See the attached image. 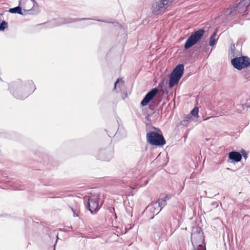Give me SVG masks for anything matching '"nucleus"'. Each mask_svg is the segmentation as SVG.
<instances>
[{
  "label": "nucleus",
  "mask_w": 250,
  "mask_h": 250,
  "mask_svg": "<svg viewBox=\"0 0 250 250\" xmlns=\"http://www.w3.org/2000/svg\"><path fill=\"white\" fill-rule=\"evenodd\" d=\"M36 89L32 80L25 82L18 81L11 83L9 90L13 96L18 100H24Z\"/></svg>",
  "instance_id": "nucleus-1"
},
{
  "label": "nucleus",
  "mask_w": 250,
  "mask_h": 250,
  "mask_svg": "<svg viewBox=\"0 0 250 250\" xmlns=\"http://www.w3.org/2000/svg\"><path fill=\"white\" fill-rule=\"evenodd\" d=\"M147 142L152 146H162L166 144V141L160 130L158 131H149L146 133Z\"/></svg>",
  "instance_id": "nucleus-2"
},
{
  "label": "nucleus",
  "mask_w": 250,
  "mask_h": 250,
  "mask_svg": "<svg viewBox=\"0 0 250 250\" xmlns=\"http://www.w3.org/2000/svg\"><path fill=\"white\" fill-rule=\"evenodd\" d=\"M184 65L183 63L179 64L175 66L169 76L168 86L170 88L173 87L178 83L184 74Z\"/></svg>",
  "instance_id": "nucleus-3"
},
{
  "label": "nucleus",
  "mask_w": 250,
  "mask_h": 250,
  "mask_svg": "<svg viewBox=\"0 0 250 250\" xmlns=\"http://www.w3.org/2000/svg\"><path fill=\"white\" fill-rule=\"evenodd\" d=\"M231 62L235 68L241 70L250 66V58L246 56L235 57L231 59Z\"/></svg>",
  "instance_id": "nucleus-4"
},
{
  "label": "nucleus",
  "mask_w": 250,
  "mask_h": 250,
  "mask_svg": "<svg viewBox=\"0 0 250 250\" xmlns=\"http://www.w3.org/2000/svg\"><path fill=\"white\" fill-rule=\"evenodd\" d=\"M204 32L203 29H200L193 32L187 40L184 48L188 49L195 45L203 37Z\"/></svg>",
  "instance_id": "nucleus-5"
},
{
  "label": "nucleus",
  "mask_w": 250,
  "mask_h": 250,
  "mask_svg": "<svg viewBox=\"0 0 250 250\" xmlns=\"http://www.w3.org/2000/svg\"><path fill=\"white\" fill-rule=\"evenodd\" d=\"M20 5H21L25 13L34 14L33 8L38 6V3L34 0H21Z\"/></svg>",
  "instance_id": "nucleus-6"
},
{
  "label": "nucleus",
  "mask_w": 250,
  "mask_h": 250,
  "mask_svg": "<svg viewBox=\"0 0 250 250\" xmlns=\"http://www.w3.org/2000/svg\"><path fill=\"white\" fill-rule=\"evenodd\" d=\"M250 5V0H240L235 6L233 7V9L238 13H245Z\"/></svg>",
  "instance_id": "nucleus-7"
},
{
  "label": "nucleus",
  "mask_w": 250,
  "mask_h": 250,
  "mask_svg": "<svg viewBox=\"0 0 250 250\" xmlns=\"http://www.w3.org/2000/svg\"><path fill=\"white\" fill-rule=\"evenodd\" d=\"M87 207L91 213H94L99 209V201L96 197H91L88 198Z\"/></svg>",
  "instance_id": "nucleus-8"
},
{
  "label": "nucleus",
  "mask_w": 250,
  "mask_h": 250,
  "mask_svg": "<svg viewBox=\"0 0 250 250\" xmlns=\"http://www.w3.org/2000/svg\"><path fill=\"white\" fill-rule=\"evenodd\" d=\"M158 92V89L157 88H154L151 89L144 97L141 102V104L144 106L146 105L157 95Z\"/></svg>",
  "instance_id": "nucleus-9"
},
{
  "label": "nucleus",
  "mask_w": 250,
  "mask_h": 250,
  "mask_svg": "<svg viewBox=\"0 0 250 250\" xmlns=\"http://www.w3.org/2000/svg\"><path fill=\"white\" fill-rule=\"evenodd\" d=\"M96 20V19H91V18H64V19H61L58 20L59 23L56 24V25H59L60 24H67V23H70L72 22H74L76 21H84V20ZM96 21H101V22H106V21L104 20H96Z\"/></svg>",
  "instance_id": "nucleus-10"
},
{
  "label": "nucleus",
  "mask_w": 250,
  "mask_h": 250,
  "mask_svg": "<svg viewBox=\"0 0 250 250\" xmlns=\"http://www.w3.org/2000/svg\"><path fill=\"white\" fill-rule=\"evenodd\" d=\"M167 3H165L162 1V0H159L155 1L152 4V11L154 14L157 15L161 13L165 9V5Z\"/></svg>",
  "instance_id": "nucleus-11"
},
{
  "label": "nucleus",
  "mask_w": 250,
  "mask_h": 250,
  "mask_svg": "<svg viewBox=\"0 0 250 250\" xmlns=\"http://www.w3.org/2000/svg\"><path fill=\"white\" fill-rule=\"evenodd\" d=\"M191 240L192 245L194 244L200 245L202 241V236L201 234H191Z\"/></svg>",
  "instance_id": "nucleus-12"
},
{
  "label": "nucleus",
  "mask_w": 250,
  "mask_h": 250,
  "mask_svg": "<svg viewBox=\"0 0 250 250\" xmlns=\"http://www.w3.org/2000/svg\"><path fill=\"white\" fill-rule=\"evenodd\" d=\"M147 208H148L152 213H156V214H157L160 211L159 209L160 208L156 201L151 203V204L147 207Z\"/></svg>",
  "instance_id": "nucleus-13"
},
{
  "label": "nucleus",
  "mask_w": 250,
  "mask_h": 250,
  "mask_svg": "<svg viewBox=\"0 0 250 250\" xmlns=\"http://www.w3.org/2000/svg\"><path fill=\"white\" fill-rule=\"evenodd\" d=\"M22 8L21 5H19V6L14 7V8H11L9 9V12L11 13H18L19 14H20L21 15H26V13H25L22 11Z\"/></svg>",
  "instance_id": "nucleus-14"
},
{
  "label": "nucleus",
  "mask_w": 250,
  "mask_h": 250,
  "mask_svg": "<svg viewBox=\"0 0 250 250\" xmlns=\"http://www.w3.org/2000/svg\"><path fill=\"white\" fill-rule=\"evenodd\" d=\"M248 153L244 149H242L241 152L232 151L229 153L228 156H247Z\"/></svg>",
  "instance_id": "nucleus-15"
},
{
  "label": "nucleus",
  "mask_w": 250,
  "mask_h": 250,
  "mask_svg": "<svg viewBox=\"0 0 250 250\" xmlns=\"http://www.w3.org/2000/svg\"><path fill=\"white\" fill-rule=\"evenodd\" d=\"M119 84L118 87L120 88L121 86H123L124 84V81L122 79H118L114 83V89L118 92L119 90L118 89L117 84Z\"/></svg>",
  "instance_id": "nucleus-16"
},
{
  "label": "nucleus",
  "mask_w": 250,
  "mask_h": 250,
  "mask_svg": "<svg viewBox=\"0 0 250 250\" xmlns=\"http://www.w3.org/2000/svg\"><path fill=\"white\" fill-rule=\"evenodd\" d=\"M156 202L158 205H159V207L160 208V210H161L163 208H164L167 205V202L166 201V200H164L163 198L158 199Z\"/></svg>",
  "instance_id": "nucleus-17"
},
{
  "label": "nucleus",
  "mask_w": 250,
  "mask_h": 250,
  "mask_svg": "<svg viewBox=\"0 0 250 250\" xmlns=\"http://www.w3.org/2000/svg\"><path fill=\"white\" fill-rule=\"evenodd\" d=\"M242 158V157H229L228 161L229 163L235 164V163L240 162Z\"/></svg>",
  "instance_id": "nucleus-18"
},
{
  "label": "nucleus",
  "mask_w": 250,
  "mask_h": 250,
  "mask_svg": "<svg viewBox=\"0 0 250 250\" xmlns=\"http://www.w3.org/2000/svg\"><path fill=\"white\" fill-rule=\"evenodd\" d=\"M198 112H199V109L198 107H195L191 111L190 114L195 117H198Z\"/></svg>",
  "instance_id": "nucleus-19"
},
{
  "label": "nucleus",
  "mask_w": 250,
  "mask_h": 250,
  "mask_svg": "<svg viewBox=\"0 0 250 250\" xmlns=\"http://www.w3.org/2000/svg\"><path fill=\"white\" fill-rule=\"evenodd\" d=\"M191 115L190 114L188 115L183 120V124L185 125L188 124L189 122L191 120Z\"/></svg>",
  "instance_id": "nucleus-20"
},
{
  "label": "nucleus",
  "mask_w": 250,
  "mask_h": 250,
  "mask_svg": "<svg viewBox=\"0 0 250 250\" xmlns=\"http://www.w3.org/2000/svg\"><path fill=\"white\" fill-rule=\"evenodd\" d=\"M8 26V23L5 21H2L0 23V30L3 31Z\"/></svg>",
  "instance_id": "nucleus-21"
},
{
  "label": "nucleus",
  "mask_w": 250,
  "mask_h": 250,
  "mask_svg": "<svg viewBox=\"0 0 250 250\" xmlns=\"http://www.w3.org/2000/svg\"><path fill=\"white\" fill-rule=\"evenodd\" d=\"M216 43V39L212 37H210L209 44L210 46H213Z\"/></svg>",
  "instance_id": "nucleus-22"
},
{
  "label": "nucleus",
  "mask_w": 250,
  "mask_h": 250,
  "mask_svg": "<svg viewBox=\"0 0 250 250\" xmlns=\"http://www.w3.org/2000/svg\"><path fill=\"white\" fill-rule=\"evenodd\" d=\"M234 12H235V11L233 10V7H232L230 8V9H226L225 11V14L228 16L230 15Z\"/></svg>",
  "instance_id": "nucleus-23"
},
{
  "label": "nucleus",
  "mask_w": 250,
  "mask_h": 250,
  "mask_svg": "<svg viewBox=\"0 0 250 250\" xmlns=\"http://www.w3.org/2000/svg\"><path fill=\"white\" fill-rule=\"evenodd\" d=\"M171 198L170 195H167L164 198H162L164 200H166V201L167 202L168 200H169Z\"/></svg>",
  "instance_id": "nucleus-24"
},
{
  "label": "nucleus",
  "mask_w": 250,
  "mask_h": 250,
  "mask_svg": "<svg viewBox=\"0 0 250 250\" xmlns=\"http://www.w3.org/2000/svg\"><path fill=\"white\" fill-rule=\"evenodd\" d=\"M217 34V29L215 30V31L213 33V34L211 35L210 37H212L213 38H215V37Z\"/></svg>",
  "instance_id": "nucleus-25"
},
{
  "label": "nucleus",
  "mask_w": 250,
  "mask_h": 250,
  "mask_svg": "<svg viewBox=\"0 0 250 250\" xmlns=\"http://www.w3.org/2000/svg\"><path fill=\"white\" fill-rule=\"evenodd\" d=\"M235 46H234V44H231V46H230V49L231 51H234V50L235 49Z\"/></svg>",
  "instance_id": "nucleus-26"
},
{
  "label": "nucleus",
  "mask_w": 250,
  "mask_h": 250,
  "mask_svg": "<svg viewBox=\"0 0 250 250\" xmlns=\"http://www.w3.org/2000/svg\"><path fill=\"white\" fill-rule=\"evenodd\" d=\"M72 211H73V216H74V217L77 216H78V214H76V212H75V211L73 210V208H72Z\"/></svg>",
  "instance_id": "nucleus-27"
},
{
  "label": "nucleus",
  "mask_w": 250,
  "mask_h": 250,
  "mask_svg": "<svg viewBox=\"0 0 250 250\" xmlns=\"http://www.w3.org/2000/svg\"><path fill=\"white\" fill-rule=\"evenodd\" d=\"M211 50H210V51H209V48H207V49H206V53H208V52L209 53H210V52H211Z\"/></svg>",
  "instance_id": "nucleus-28"
},
{
  "label": "nucleus",
  "mask_w": 250,
  "mask_h": 250,
  "mask_svg": "<svg viewBox=\"0 0 250 250\" xmlns=\"http://www.w3.org/2000/svg\"><path fill=\"white\" fill-rule=\"evenodd\" d=\"M163 158H166V161H167V162H168V160H167L168 157H163Z\"/></svg>",
  "instance_id": "nucleus-29"
},
{
  "label": "nucleus",
  "mask_w": 250,
  "mask_h": 250,
  "mask_svg": "<svg viewBox=\"0 0 250 250\" xmlns=\"http://www.w3.org/2000/svg\"><path fill=\"white\" fill-rule=\"evenodd\" d=\"M160 102V100H158L157 102H156V103L157 104H158Z\"/></svg>",
  "instance_id": "nucleus-30"
},
{
  "label": "nucleus",
  "mask_w": 250,
  "mask_h": 250,
  "mask_svg": "<svg viewBox=\"0 0 250 250\" xmlns=\"http://www.w3.org/2000/svg\"><path fill=\"white\" fill-rule=\"evenodd\" d=\"M166 165V164H164L162 165V166L163 167H164V166H165Z\"/></svg>",
  "instance_id": "nucleus-31"
},
{
  "label": "nucleus",
  "mask_w": 250,
  "mask_h": 250,
  "mask_svg": "<svg viewBox=\"0 0 250 250\" xmlns=\"http://www.w3.org/2000/svg\"><path fill=\"white\" fill-rule=\"evenodd\" d=\"M161 153H160L158 155V157H159L161 155Z\"/></svg>",
  "instance_id": "nucleus-32"
},
{
  "label": "nucleus",
  "mask_w": 250,
  "mask_h": 250,
  "mask_svg": "<svg viewBox=\"0 0 250 250\" xmlns=\"http://www.w3.org/2000/svg\"><path fill=\"white\" fill-rule=\"evenodd\" d=\"M195 250H199L198 249H195Z\"/></svg>",
  "instance_id": "nucleus-33"
},
{
  "label": "nucleus",
  "mask_w": 250,
  "mask_h": 250,
  "mask_svg": "<svg viewBox=\"0 0 250 250\" xmlns=\"http://www.w3.org/2000/svg\"><path fill=\"white\" fill-rule=\"evenodd\" d=\"M204 250H206V249H204Z\"/></svg>",
  "instance_id": "nucleus-34"
}]
</instances>
